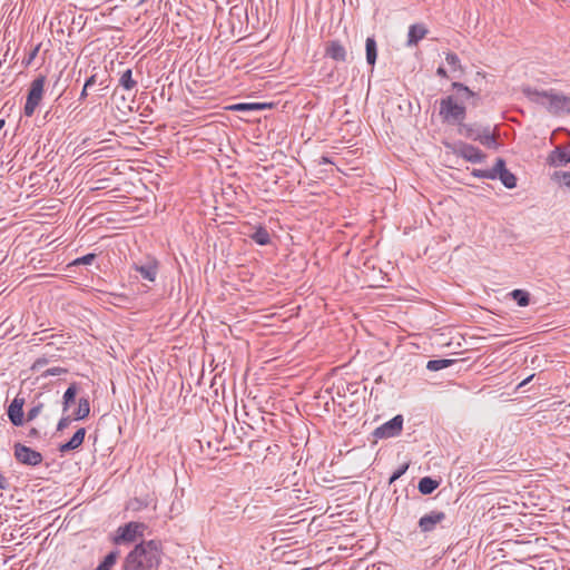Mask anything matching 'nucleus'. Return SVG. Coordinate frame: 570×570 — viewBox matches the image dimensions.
<instances>
[{"mask_svg":"<svg viewBox=\"0 0 570 570\" xmlns=\"http://www.w3.org/2000/svg\"><path fill=\"white\" fill-rule=\"evenodd\" d=\"M161 543L144 540L126 556L122 570H158L161 562Z\"/></svg>","mask_w":570,"mask_h":570,"instance_id":"1","label":"nucleus"},{"mask_svg":"<svg viewBox=\"0 0 570 570\" xmlns=\"http://www.w3.org/2000/svg\"><path fill=\"white\" fill-rule=\"evenodd\" d=\"M522 94L531 101L543 106L553 115L570 114V97L551 90H538L530 86L521 88Z\"/></svg>","mask_w":570,"mask_h":570,"instance_id":"2","label":"nucleus"},{"mask_svg":"<svg viewBox=\"0 0 570 570\" xmlns=\"http://www.w3.org/2000/svg\"><path fill=\"white\" fill-rule=\"evenodd\" d=\"M439 116L443 122L456 125L460 128L464 124L466 108L459 104L454 96H448L440 100Z\"/></svg>","mask_w":570,"mask_h":570,"instance_id":"3","label":"nucleus"},{"mask_svg":"<svg viewBox=\"0 0 570 570\" xmlns=\"http://www.w3.org/2000/svg\"><path fill=\"white\" fill-rule=\"evenodd\" d=\"M459 134L469 139H473L488 148H497V135L491 131L490 126L482 127L478 124H463L459 128Z\"/></svg>","mask_w":570,"mask_h":570,"instance_id":"4","label":"nucleus"},{"mask_svg":"<svg viewBox=\"0 0 570 570\" xmlns=\"http://www.w3.org/2000/svg\"><path fill=\"white\" fill-rule=\"evenodd\" d=\"M46 76L39 75L36 77L29 87L23 114L27 117L33 116L37 107L40 105L45 92Z\"/></svg>","mask_w":570,"mask_h":570,"instance_id":"5","label":"nucleus"},{"mask_svg":"<svg viewBox=\"0 0 570 570\" xmlns=\"http://www.w3.org/2000/svg\"><path fill=\"white\" fill-rule=\"evenodd\" d=\"M145 529L146 525L141 522H128L118 528L114 542L116 544L134 542L138 537L144 535Z\"/></svg>","mask_w":570,"mask_h":570,"instance_id":"6","label":"nucleus"},{"mask_svg":"<svg viewBox=\"0 0 570 570\" xmlns=\"http://www.w3.org/2000/svg\"><path fill=\"white\" fill-rule=\"evenodd\" d=\"M13 455L19 463L29 466L39 465L43 460V456L39 451H36L22 443H16L13 445Z\"/></svg>","mask_w":570,"mask_h":570,"instance_id":"7","label":"nucleus"},{"mask_svg":"<svg viewBox=\"0 0 570 570\" xmlns=\"http://www.w3.org/2000/svg\"><path fill=\"white\" fill-rule=\"evenodd\" d=\"M403 422H404L403 416L401 414H397L394 417H392L390 421L377 426L373 431V436L375 439H390V438L399 436L403 430Z\"/></svg>","mask_w":570,"mask_h":570,"instance_id":"8","label":"nucleus"},{"mask_svg":"<svg viewBox=\"0 0 570 570\" xmlns=\"http://www.w3.org/2000/svg\"><path fill=\"white\" fill-rule=\"evenodd\" d=\"M24 403H26L24 397L17 395L11 401L9 406L7 407L8 419L13 426L20 428V426H23L26 423V417H24V412H23Z\"/></svg>","mask_w":570,"mask_h":570,"instance_id":"9","label":"nucleus"},{"mask_svg":"<svg viewBox=\"0 0 570 570\" xmlns=\"http://www.w3.org/2000/svg\"><path fill=\"white\" fill-rule=\"evenodd\" d=\"M131 268L146 282L154 283L158 275V262L155 258L148 257L144 263H135Z\"/></svg>","mask_w":570,"mask_h":570,"instance_id":"10","label":"nucleus"},{"mask_svg":"<svg viewBox=\"0 0 570 570\" xmlns=\"http://www.w3.org/2000/svg\"><path fill=\"white\" fill-rule=\"evenodd\" d=\"M446 519V514L443 511H431L424 514L419 520V528L421 532L428 533L436 529V525Z\"/></svg>","mask_w":570,"mask_h":570,"instance_id":"11","label":"nucleus"},{"mask_svg":"<svg viewBox=\"0 0 570 570\" xmlns=\"http://www.w3.org/2000/svg\"><path fill=\"white\" fill-rule=\"evenodd\" d=\"M495 179H499L505 188L512 189L517 187V177L505 166L503 158L495 160Z\"/></svg>","mask_w":570,"mask_h":570,"instance_id":"12","label":"nucleus"},{"mask_svg":"<svg viewBox=\"0 0 570 570\" xmlns=\"http://www.w3.org/2000/svg\"><path fill=\"white\" fill-rule=\"evenodd\" d=\"M458 156L462 157L466 161L479 164L485 158V154L478 147L470 144H461L456 150Z\"/></svg>","mask_w":570,"mask_h":570,"instance_id":"13","label":"nucleus"},{"mask_svg":"<svg viewBox=\"0 0 570 570\" xmlns=\"http://www.w3.org/2000/svg\"><path fill=\"white\" fill-rule=\"evenodd\" d=\"M325 56L337 62H345L347 52L338 40H330L325 45Z\"/></svg>","mask_w":570,"mask_h":570,"instance_id":"14","label":"nucleus"},{"mask_svg":"<svg viewBox=\"0 0 570 570\" xmlns=\"http://www.w3.org/2000/svg\"><path fill=\"white\" fill-rule=\"evenodd\" d=\"M570 163V145L567 147H557L548 156V164L550 166L559 167L566 166Z\"/></svg>","mask_w":570,"mask_h":570,"instance_id":"15","label":"nucleus"},{"mask_svg":"<svg viewBox=\"0 0 570 570\" xmlns=\"http://www.w3.org/2000/svg\"><path fill=\"white\" fill-rule=\"evenodd\" d=\"M86 432L85 428H79L68 442L58 446V451L65 454L79 449L85 441Z\"/></svg>","mask_w":570,"mask_h":570,"instance_id":"16","label":"nucleus"},{"mask_svg":"<svg viewBox=\"0 0 570 570\" xmlns=\"http://www.w3.org/2000/svg\"><path fill=\"white\" fill-rule=\"evenodd\" d=\"M428 32H429V30L425 27V24H423V23L411 24L409 28L406 46L407 47L416 46L419 43V41H421L423 38H425Z\"/></svg>","mask_w":570,"mask_h":570,"instance_id":"17","label":"nucleus"},{"mask_svg":"<svg viewBox=\"0 0 570 570\" xmlns=\"http://www.w3.org/2000/svg\"><path fill=\"white\" fill-rule=\"evenodd\" d=\"M452 89L456 91V98L455 100H464V99H479V94L471 90L468 86H465L462 82L454 81L451 85Z\"/></svg>","mask_w":570,"mask_h":570,"instance_id":"18","label":"nucleus"},{"mask_svg":"<svg viewBox=\"0 0 570 570\" xmlns=\"http://www.w3.org/2000/svg\"><path fill=\"white\" fill-rule=\"evenodd\" d=\"M366 62L373 68L377 59V45L374 37H367L365 41Z\"/></svg>","mask_w":570,"mask_h":570,"instance_id":"19","label":"nucleus"},{"mask_svg":"<svg viewBox=\"0 0 570 570\" xmlns=\"http://www.w3.org/2000/svg\"><path fill=\"white\" fill-rule=\"evenodd\" d=\"M257 245L266 246L271 243V235L265 226H257L253 234L249 235Z\"/></svg>","mask_w":570,"mask_h":570,"instance_id":"20","label":"nucleus"},{"mask_svg":"<svg viewBox=\"0 0 570 570\" xmlns=\"http://www.w3.org/2000/svg\"><path fill=\"white\" fill-rule=\"evenodd\" d=\"M78 393V387L76 383H71L66 390L62 396V411L66 413L72 403L76 401V396Z\"/></svg>","mask_w":570,"mask_h":570,"instance_id":"21","label":"nucleus"},{"mask_svg":"<svg viewBox=\"0 0 570 570\" xmlns=\"http://www.w3.org/2000/svg\"><path fill=\"white\" fill-rule=\"evenodd\" d=\"M440 482L430 476H424L419 481L417 490L422 494H431L439 487Z\"/></svg>","mask_w":570,"mask_h":570,"instance_id":"22","label":"nucleus"},{"mask_svg":"<svg viewBox=\"0 0 570 570\" xmlns=\"http://www.w3.org/2000/svg\"><path fill=\"white\" fill-rule=\"evenodd\" d=\"M90 413V403L86 397L79 399L78 407L72 413L76 421L85 420Z\"/></svg>","mask_w":570,"mask_h":570,"instance_id":"23","label":"nucleus"},{"mask_svg":"<svg viewBox=\"0 0 570 570\" xmlns=\"http://www.w3.org/2000/svg\"><path fill=\"white\" fill-rule=\"evenodd\" d=\"M118 557V550L110 551L105 556L104 560L98 564V567L95 570H110L117 562Z\"/></svg>","mask_w":570,"mask_h":570,"instance_id":"24","label":"nucleus"},{"mask_svg":"<svg viewBox=\"0 0 570 570\" xmlns=\"http://www.w3.org/2000/svg\"><path fill=\"white\" fill-rule=\"evenodd\" d=\"M455 362H456L455 360H451V358L430 360L426 363V368L429 371L436 372V371H440V370L451 366Z\"/></svg>","mask_w":570,"mask_h":570,"instance_id":"25","label":"nucleus"},{"mask_svg":"<svg viewBox=\"0 0 570 570\" xmlns=\"http://www.w3.org/2000/svg\"><path fill=\"white\" fill-rule=\"evenodd\" d=\"M510 296L521 307L528 306L530 303V294L524 289H513Z\"/></svg>","mask_w":570,"mask_h":570,"instance_id":"26","label":"nucleus"},{"mask_svg":"<svg viewBox=\"0 0 570 570\" xmlns=\"http://www.w3.org/2000/svg\"><path fill=\"white\" fill-rule=\"evenodd\" d=\"M119 85L128 91L132 90L137 86V81L132 79L131 69H127L121 73Z\"/></svg>","mask_w":570,"mask_h":570,"instance_id":"27","label":"nucleus"},{"mask_svg":"<svg viewBox=\"0 0 570 570\" xmlns=\"http://www.w3.org/2000/svg\"><path fill=\"white\" fill-rule=\"evenodd\" d=\"M266 107L265 104L259 102H240L229 107L230 110L235 111H252V110H262Z\"/></svg>","mask_w":570,"mask_h":570,"instance_id":"28","label":"nucleus"},{"mask_svg":"<svg viewBox=\"0 0 570 570\" xmlns=\"http://www.w3.org/2000/svg\"><path fill=\"white\" fill-rule=\"evenodd\" d=\"M445 60H446L448 65H450L452 67L453 72H455V71H460V73L464 72V67L462 66L461 60L455 52H448L445 55Z\"/></svg>","mask_w":570,"mask_h":570,"instance_id":"29","label":"nucleus"},{"mask_svg":"<svg viewBox=\"0 0 570 570\" xmlns=\"http://www.w3.org/2000/svg\"><path fill=\"white\" fill-rule=\"evenodd\" d=\"M43 406L45 405L42 402H40L38 400L32 401V406L28 410L27 415H26V422H31L36 417H38L40 415V413L42 412Z\"/></svg>","mask_w":570,"mask_h":570,"instance_id":"30","label":"nucleus"},{"mask_svg":"<svg viewBox=\"0 0 570 570\" xmlns=\"http://www.w3.org/2000/svg\"><path fill=\"white\" fill-rule=\"evenodd\" d=\"M552 179L558 181L561 186L568 188L570 191V171H556L552 175Z\"/></svg>","mask_w":570,"mask_h":570,"instance_id":"31","label":"nucleus"},{"mask_svg":"<svg viewBox=\"0 0 570 570\" xmlns=\"http://www.w3.org/2000/svg\"><path fill=\"white\" fill-rule=\"evenodd\" d=\"M474 177L495 179V165L491 169H473L471 173Z\"/></svg>","mask_w":570,"mask_h":570,"instance_id":"32","label":"nucleus"},{"mask_svg":"<svg viewBox=\"0 0 570 570\" xmlns=\"http://www.w3.org/2000/svg\"><path fill=\"white\" fill-rule=\"evenodd\" d=\"M61 78H62V71H60L57 75L56 80L52 85V89H51L52 92L57 91V94H58L57 99H59L63 95V92L67 88L66 83H61Z\"/></svg>","mask_w":570,"mask_h":570,"instance_id":"33","label":"nucleus"},{"mask_svg":"<svg viewBox=\"0 0 570 570\" xmlns=\"http://www.w3.org/2000/svg\"><path fill=\"white\" fill-rule=\"evenodd\" d=\"M97 255L95 253H89V254H86L81 257H78L76 258L71 265L72 266H78V265H90L95 259H96Z\"/></svg>","mask_w":570,"mask_h":570,"instance_id":"34","label":"nucleus"},{"mask_svg":"<svg viewBox=\"0 0 570 570\" xmlns=\"http://www.w3.org/2000/svg\"><path fill=\"white\" fill-rule=\"evenodd\" d=\"M410 464L409 463H404L402 465H400L393 473L392 475L390 476V480H389V483H393L395 482L396 480H399L403 474H405V472L407 471Z\"/></svg>","mask_w":570,"mask_h":570,"instance_id":"35","label":"nucleus"},{"mask_svg":"<svg viewBox=\"0 0 570 570\" xmlns=\"http://www.w3.org/2000/svg\"><path fill=\"white\" fill-rule=\"evenodd\" d=\"M72 421H76L73 415L62 416L57 424V432H62L63 430H66L71 424Z\"/></svg>","mask_w":570,"mask_h":570,"instance_id":"36","label":"nucleus"},{"mask_svg":"<svg viewBox=\"0 0 570 570\" xmlns=\"http://www.w3.org/2000/svg\"><path fill=\"white\" fill-rule=\"evenodd\" d=\"M10 487V479L0 470V491H7Z\"/></svg>","mask_w":570,"mask_h":570,"instance_id":"37","label":"nucleus"},{"mask_svg":"<svg viewBox=\"0 0 570 570\" xmlns=\"http://www.w3.org/2000/svg\"><path fill=\"white\" fill-rule=\"evenodd\" d=\"M67 373V370L63 368V367H51V368H48L46 372H45V375L46 376H56V375H60V374H65Z\"/></svg>","mask_w":570,"mask_h":570,"instance_id":"38","label":"nucleus"},{"mask_svg":"<svg viewBox=\"0 0 570 570\" xmlns=\"http://www.w3.org/2000/svg\"><path fill=\"white\" fill-rule=\"evenodd\" d=\"M38 51H39V46L35 47V48L29 52L28 57L23 60V63H24L26 66H29V65L32 62V60L36 58V56H37Z\"/></svg>","mask_w":570,"mask_h":570,"instance_id":"39","label":"nucleus"},{"mask_svg":"<svg viewBox=\"0 0 570 570\" xmlns=\"http://www.w3.org/2000/svg\"><path fill=\"white\" fill-rule=\"evenodd\" d=\"M27 438L28 439H40L41 438L40 430L37 428L29 429V431L27 433Z\"/></svg>","mask_w":570,"mask_h":570,"instance_id":"40","label":"nucleus"},{"mask_svg":"<svg viewBox=\"0 0 570 570\" xmlns=\"http://www.w3.org/2000/svg\"><path fill=\"white\" fill-rule=\"evenodd\" d=\"M96 82H97L96 75H92V76H90V77L86 80V82H85V85H83V86H85V87H87V88H90V87H91V86H94Z\"/></svg>","mask_w":570,"mask_h":570,"instance_id":"41","label":"nucleus"},{"mask_svg":"<svg viewBox=\"0 0 570 570\" xmlns=\"http://www.w3.org/2000/svg\"><path fill=\"white\" fill-rule=\"evenodd\" d=\"M436 75L442 78L449 77L446 70L442 66L436 69Z\"/></svg>","mask_w":570,"mask_h":570,"instance_id":"42","label":"nucleus"},{"mask_svg":"<svg viewBox=\"0 0 570 570\" xmlns=\"http://www.w3.org/2000/svg\"><path fill=\"white\" fill-rule=\"evenodd\" d=\"M88 88L83 86L81 92H80V96H79V100H85L88 96Z\"/></svg>","mask_w":570,"mask_h":570,"instance_id":"43","label":"nucleus"},{"mask_svg":"<svg viewBox=\"0 0 570 570\" xmlns=\"http://www.w3.org/2000/svg\"><path fill=\"white\" fill-rule=\"evenodd\" d=\"M325 164H333V163L327 156H322L321 160H320V165H325Z\"/></svg>","mask_w":570,"mask_h":570,"instance_id":"44","label":"nucleus"},{"mask_svg":"<svg viewBox=\"0 0 570 570\" xmlns=\"http://www.w3.org/2000/svg\"><path fill=\"white\" fill-rule=\"evenodd\" d=\"M533 376H534L533 374H532V375H530V376H528L525 380H523V381L519 384V386H523V385L528 384V383L532 380V377H533Z\"/></svg>","mask_w":570,"mask_h":570,"instance_id":"45","label":"nucleus"},{"mask_svg":"<svg viewBox=\"0 0 570 570\" xmlns=\"http://www.w3.org/2000/svg\"><path fill=\"white\" fill-rule=\"evenodd\" d=\"M472 99V106L473 107H478L480 106L481 104V97L479 96V99H474V98H471Z\"/></svg>","mask_w":570,"mask_h":570,"instance_id":"46","label":"nucleus"},{"mask_svg":"<svg viewBox=\"0 0 570 570\" xmlns=\"http://www.w3.org/2000/svg\"><path fill=\"white\" fill-rule=\"evenodd\" d=\"M4 124H6L4 119H0V130L3 128Z\"/></svg>","mask_w":570,"mask_h":570,"instance_id":"47","label":"nucleus"}]
</instances>
